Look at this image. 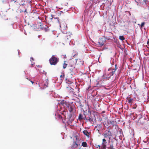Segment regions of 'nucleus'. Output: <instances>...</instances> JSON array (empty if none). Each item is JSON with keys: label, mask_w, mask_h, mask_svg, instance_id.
Wrapping results in <instances>:
<instances>
[{"label": "nucleus", "mask_w": 149, "mask_h": 149, "mask_svg": "<svg viewBox=\"0 0 149 149\" xmlns=\"http://www.w3.org/2000/svg\"><path fill=\"white\" fill-rule=\"evenodd\" d=\"M138 120V122L141 124H146V122H149L148 120L146 117L142 116L139 115L137 118Z\"/></svg>", "instance_id": "nucleus-1"}, {"label": "nucleus", "mask_w": 149, "mask_h": 149, "mask_svg": "<svg viewBox=\"0 0 149 149\" xmlns=\"http://www.w3.org/2000/svg\"><path fill=\"white\" fill-rule=\"evenodd\" d=\"M64 107L66 110H68L70 113H71L73 111L75 106L73 102H68Z\"/></svg>", "instance_id": "nucleus-2"}, {"label": "nucleus", "mask_w": 149, "mask_h": 149, "mask_svg": "<svg viewBox=\"0 0 149 149\" xmlns=\"http://www.w3.org/2000/svg\"><path fill=\"white\" fill-rule=\"evenodd\" d=\"M59 59L56 57L54 55H52L49 60V62L51 65H55L58 62Z\"/></svg>", "instance_id": "nucleus-3"}, {"label": "nucleus", "mask_w": 149, "mask_h": 149, "mask_svg": "<svg viewBox=\"0 0 149 149\" xmlns=\"http://www.w3.org/2000/svg\"><path fill=\"white\" fill-rule=\"evenodd\" d=\"M69 70L70 71V73L71 75L74 74L76 73V69H75V65L69 63L68 65Z\"/></svg>", "instance_id": "nucleus-4"}, {"label": "nucleus", "mask_w": 149, "mask_h": 149, "mask_svg": "<svg viewBox=\"0 0 149 149\" xmlns=\"http://www.w3.org/2000/svg\"><path fill=\"white\" fill-rule=\"evenodd\" d=\"M67 35L66 36L65 38L66 39V41L68 42H69L70 44V42L71 41V36L72 35V33L70 32H68L66 33Z\"/></svg>", "instance_id": "nucleus-5"}, {"label": "nucleus", "mask_w": 149, "mask_h": 149, "mask_svg": "<svg viewBox=\"0 0 149 149\" xmlns=\"http://www.w3.org/2000/svg\"><path fill=\"white\" fill-rule=\"evenodd\" d=\"M102 135L105 138H106L107 137L112 136V134L110 130H108V132H106L104 133H103L102 134Z\"/></svg>", "instance_id": "nucleus-6"}, {"label": "nucleus", "mask_w": 149, "mask_h": 149, "mask_svg": "<svg viewBox=\"0 0 149 149\" xmlns=\"http://www.w3.org/2000/svg\"><path fill=\"white\" fill-rule=\"evenodd\" d=\"M77 136H75L76 139L77 141L75 142H74L72 145L71 146V148H75L77 147L79 145H80V144L79 143V142L77 141Z\"/></svg>", "instance_id": "nucleus-7"}, {"label": "nucleus", "mask_w": 149, "mask_h": 149, "mask_svg": "<svg viewBox=\"0 0 149 149\" xmlns=\"http://www.w3.org/2000/svg\"><path fill=\"white\" fill-rule=\"evenodd\" d=\"M107 39L106 38H102L101 39V40L102 41V42H99L98 43L100 46H102L104 45V43L105 42Z\"/></svg>", "instance_id": "nucleus-8"}, {"label": "nucleus", "mask_w": 149, "mask_h": 149, "mask_svg": "<svg viewBox=\"0 0 149 149\" xmlns=\"http://www.w3.org/2000/svg\"><path fill=\"white\" fill-rule=\"evenodd\" d=\"M115 68L112 69V70L110 72V76L111 77L114 75L115 72V71L117 69V65L116 64L115 65Z\"/></svg>", "instance_id": "nucleus-9"}, {"label": "nucleus", "mask_w": 149, "mask_h": 149, "mask_svg": "<svg viewBox=\"0 0 149 149\" xmlns=\"http://www.w3.org/2000/svg\"><path fill=\"white\" fill-rule=\"evenodd\" d=\"M98 128L96 129V130L99 134L101 135L102 133L100 131V129L102 128V125L101 124H97Z\"/></svg>", "instance_id": "nucleus-10"}, {"label": "nucleus", "mask_w": 149, "mask_h": 149, "mask_svg": "<svg viewBox=\"0 0 149 149\" xmlns=\"http://www.w3.org/2000/svg\"><path fill=\"white\" fill-rule=\"evenodd\" d=\"M107 121L108 124L109 123L111 124V125H113V126H114V125H116L115 124V123H116V121H114L113 120L109 121V119L108 118H107Z\"/></svg>", "instance_id": "nucleus-11"}, {"label": "nucleus", "mask_w": 149, "mask_h": 149, "mask_svg": "<svg viewBox=\"0 0 149 149\" xmlns=\"http://www.w3.org/2000/svg\"><path fill=\"white\" fill-rule=\"evenodd\" d=\"M83 132L84 134L86 135L88 137H90V134L89 133L87 130H84L83 131Z\"/></svg>", "instance_id": "nucleus-12"}, {"label": "nucleus", "mask_w": 149, "mask_h": 149, "mask_svg": "<svg viewBox=\"0 0 149 149\" xmlns=\"http://www.w3.org/2000/svg\"><path fill=\"white\" fill-rule=\"evenodd\" d=\"M68 102H67L66 101H65L64 100H63L61 101L60 104H61L64 107Z\"/></svg>", "instance_id": "nucleus-13"}, {"label": "nucleus", "mask_w": 149, "mask_h": 149, "mask_svg": "<svg viewBox=\"0 0 149 149\" xmlns=\"http://www.w3.org/2000/svg\"><path fill=\"white\" fill-rule=\"evenodd\" d=\"M55 116H56V117H55V118H56V119L57 118H58L59 119H62V117L61 116L60 114H58L57 113H56L55 114Z\"/></svg>", "instance_id": "nucleus-14"}, {"label": "nucleus", "mask_w": 149, "mask_h": 149, "mask_svg": "<svg viewBox=\"0 0 149 149\" xmlns=\"http://www.w3.org/2000/svg\"><path fill=\"white\" fill-rule=\"evenodd\" d=\"M60 26L62 29H63V30L66 29L67 28V26H65V25H62V24H61L60 25Z\"/></svg>", "instance_id": "nucleus-15"}, {"label": "nucleus", "mask_w": 149, "mask_h": 149, "mask_svg": "<svg viewBox=\"0 0 149 149\" xmlns=\"http://www.w3.org/2000/svg\"><path fill=\"white\" fill-rule=\"evenodd\" d=\"M53 15H51V17H52L50 18V19H51V20H52L53 19H57V21L58 22L59 24H60V22H59V18L58 17H53Z\"/></svg>", "instance_id": "nucleus-16"}, {"label": "nucleus", "mask_w": 149, "mask_h": 149, "mask_svg": "<svg viewBox=\"0 0 149 149\" xmlns=\"http://www.w3.org/2000/svg\"><path fill=\"white\" fill-rule=\"evenodd\" d=\"M81 146L84 147H87L88 145L86 142L84 141L82 143Z\"/></svg>", "instance_id": "nucleus-17"}, {"label": "nucleus", "mask_w": 149, "mask_h": 149, "mask_svg": "<svg viewBox=\"0 0 149 149\" xmlns=\"http://www.w3.org/2000/svg\"><path fill=\"white\" fill-rule=\"evenodd\" d=\"M149 1L148 0H143L142 4L146 5V6H147V3Z\"/></svg>", "instance_id": "nucleus-18"}, {"label": "nucleus", "mask_w": 149, "mask_h": 149, "mask_svg": "<svg viewBox=\"0 0 149 149\" xmlns=\"http://www.w3.org/2000/svg\"><path fill=\"white\" fill-rule=\"evenodd\" d=\"M84 119V118L83 117V116L81 114H79L78 119L79 120H81Z\"/></svg>", "instance_id": "nucleus-19"}, {"label": "nucleus", "mask_w": 149, "mask_h": 149, "mask_svg": "<svg viewBox=\"0 0 149 149\" xmlns=\"http://www.w3.org/2000/svg\"><path fill=\"white\" fill-rule=\"evenodd\" d=\"M2 2L3 4H6V3H8L9 5H10L9 4V2L8 0H3L2 1Z\"/></svg>", "instance_id": "nucleus-20"}, {"label": "nucleus", "mask_w": 149, "mask_h": 149, "mask_svg": "<svg viewBox=\"0 0 149 149\" xmlns=\"http://www.w3.org/2000/svg\"><path fill=\"white\" fill-rule=\"evenodd\" d=\"M104 74L103 75V76L104 77V75H107L108 76H109L110 75V72H108L107 71L106 72V71L105 72L104 71Z\"/></svg>", "instance_id": "nucleus-21"}, {"label": "nucleus", "mask_w": 149, "mask_h": 149, "mask_svg": "<svg viewBox=\"0 0 149 149\" xmlns=\"http://www.w3.org/2000/svg\"><path fill=\"white\" fill-rule=\"evenodd\" d=\"M107 143H102L101 148H106Z\"/></svg>", "instance_id": "nucleus-22"}, {"label": "nucleus", "mask_w": 149, "mask_h": 149, "mask_svg": "<svg viewBox=\"0 0 149 149\" xmlns=\"http://www.w3.org/2000/svg\"><path fill=\"white\" fill-rule=\"evenodd\" d=\"M119 39L122 41H123L125 39V38L123 36H119Z\"/></svg>", "instance_id": "nucleus-23"}, {"label": "nucleus", "mask_w": 149, "mask_h": 149, "mask_svg": "<svg viewBox=\"0 0 149 149\" xmlns=\"http://www.w3.org/2000/svg\"><path fill=\"white\" fill-rule=\"evenodd\" d=\"M145 24V22H143L141 23L140 26V28L141 29L143 28V26Z\"/></svg>", "instance_id": "nucleus-24"}, {"label": "nucleus", "mask_w": 149, "mask_h": 149, "mask_svg": "<svg viewBox=\"0 0 149 149\" xmlns=\"http://www.w3.org/2000/svg\"><path fill=\"white\" fill-rule=\"evenodd\" d=\"M133 99L132 98H130V99L128 100V103L130 104V105H132V104L133 102Z\"/></svg>", "instance_id": "nucleus-25"}, {"label": "nucleus", "mask_w": 149, "mask_h": 149, "mask_svg": "<svg viewBox=\"0 0 149 149\" xmlns=\"http://www.w3.org/2000/svg\"><path fill=\"white\" fill-rule=\"evenodd\" d=\"M72 116V115L71 113H70V114H69V115L68 116V119H69V120L71 121L72 120H72V119H71Z\"/></svg>", "instance_id": "nucleus-26"}, {"label": "nucleus", "mask_w": 149, "mask_h": 149, "mask_svg": "<svg viewBox=\"0 0 149 149\" xmlns=\"http://www.w3.org/2000/svg\"><path fill=\"white\" fill-rule=\"evenodd\" d=\"M111 77L110 75L109 76L104 77V78H103L104 79H107L108 80Z\"/></svg>", "instance_id": "nucleus-27"}, {"label": "nucleus", "mask_w": 149, "mask_h": 149, "mask_svg": "<svg viewBox=\"0 0 149 149\" xmlns=\"http://www.w3.org/2000/svg\"><path fill=\"white\" fill-rule=\"evenodd\" d=\"M40 25H39L38 29H40V30H43V27H42L41 25V24L40 23Z\"/></svg>", "instance_id": "nucleus-28"}, {"label": "nucleus", "mask_w": 149, "mask_h": 149, "mask_svg": "<svg viewBox=\"0 0 149 149\" xmlns=\"http://www.w3.org/2000/svg\"><path fill=\"white\" fill-rule=\"evenodd\" d=\"M65 63L63 64V69H65L67 66V64L65 63V61H64Z\"/></svg>", "instance_id": "nucleus-29"}, {"label": "nucleus", "mask_w": 149, "mask_h": 149, "mask_svg": "<svg viewBox=\"0 0 149 149\" xmlns=\"http://www.w3.org/2000/svg\"><path fill=\"white\" fill-rule=\"evenodd\" d=\"M109 148L110 149H114V148H113V143H112L111 145L109 147Z\"/></svg>", "instance_id": "nucleus-30"}, {"label": "nucleus", "mask_w": 149, "mask_h": 149, "mask_svg": "<svg viewBox=\"0 0 149 149\" xmlns=\"http://www.w3.org/2000/svg\"><path fill=\"white\" fill-rule=\"evenodd\" d=\"M81 111H83V114L85 116H86V112L83 109V108H81Z\"/></svg>", "instance_id": "nucleus-31"}, {"label": "nucleus", "mask_w": 149, "mask_h": 149, "mask_svg": "<svg viewBox=\"0 0 149 149\" xmlns=\"http://www.w3.org/2000/svg\"><path fill=\"white\" fill-rule=\"evenodd\" d=\"M107 143V142H106V139L104 138L103 139H102V143Z\"/></svg>", "instance_id": "nucleus-32"}, {"label": "nucleus", "mask_w": 149, "mask_h": 149, "mask_svg": "<svg viewBox=\"0 0 149 149\" xmlns=\"http://www.w3.org/2000/svg\"><path fill=\"white\" fill-rule=\"evenodd\" d=\"M48 27H43V30H44L46 32L48 30Z\"/></svg>", "instance_id": "nucleus-33"}, {"label": "nucleus", "mask_w": 149, "mask_h": 149, "mask_svg": "<svg viewBox=\"0 0 149 149\" xmlns=\"http://www.w3.org/2000/svg\"><path fill=\"white\" fill-rule=\"evenodd\" d=\"M66 82L67 83H68V84H70L71 83V82L68 79L67 80L66 79Z\"/></svg>", "instance_id": "nucleus-34"}, {"label": "nucleus", "mask_w": 149, "mask_h": 149, "mask_svg": "<svg viewBox=\"0 0 149 149\" xmlns=\"http://www.w3.org/2000/svg\"><path fill=\"white\" fill-rule=\"evenodd\" d=\"M114 139L115 140H116V139L115 138H113L112 139H111V142L112 143L113 142V139Z\"/></svg>", "instance_id": "nucleus-35"}, {"label": "nucleus", "mask_w": 149, "mask_h": 149, "mask_svg": "<svg viewBox=\"0 0 149 149\" xmlns=\"http://www.w3.org/2000/svg\"><path fill=\"white\" fill-rule=\"evenodd\" d=\"M10 2H14V3H15L16 2L17 0H9Z\"/></svg>", "instance_id": "nucleus-36"}, {"label": "nucleus", "mask_w": 149, "mask_h": 149, "mask_svg": "<svg viewBox=\"0 0 149 149\" xmlns=\"http://www.w3.org/2000/svg\"><path fill=\"white\" fill-rule=\"evenodd\" d=\"M88 112L90 114H91V111L90 110V109H89V108H88Z\"/></svg>", "instance_id": "nucleus-37"}, {"label": "nucleus", "mask_w": 149, "mask_h": 149, "mask_svg": "<svg viewBox=\"0 0 149 149\" xmlns=\"http://www.w3.org/2000/svg\"><path fill=\"white\" fill-rule=\"evenodd\" d=\"M137 105H135V106H134L133 107H132V109H135L136 107H137Z\"/></svg>", "instance_id": "nucleus-38"}, {"label": "nucleus", "mask_w": 149, "mask_h": 149, "mask_svg": "<svg viewBox=\"0 0 149 149\" xmlns=\"http://www.w3.org/2000/svg\"><path fill=\"white\" fill-rule=\"evenodd\" d=\"M112 68H109L108 70V71H111V70H112Z\"/></svg>", "instance_id": "nucleus-39"}, {"label": "nucleus", "mask_w": 149, "mask_h": 149, "mask_svg": "<svg viewBox=\"0 0 149 149\" xmlns=\"http://www.w3.org/2000/svg\"><path fill=\"white\" fill-rule=\"evenodd\" d=\"M33 60H34V59H33V58L32 57H31L30 61L32 62V61H33Z\"/></svg>", "instance_id": "nucleus-40"}, {"label": "nucleus", "mask_w": 149, "mask_h": 149, "mask_svg": "<svg viewBox=\"0 0 149 149\" xmlns=\"http://www.w3.org/2000/svg\"><path fill=\"white\" fill-rule=\"evenodd\" d=\"M90 121H92V119L90 117H89V119H88Z\"/></svg>", "instance_id": "nucleus-41"}, {"label": "nucleus", "mask_w": 149, "mask_h": 149, "mask_svg": "<svg viewBox=\"0 0 149 149\" xmlns=\"http://www.w3.org/2000/svg\"><path fill=\"white\" fill-rule=\"evenodd\" d=\"M111 136H108V137H109V142H110V140L111 139Z\"/></svg>", "instance_id": "nucleus-42"}, {"label": "nucleus", "mask_w": 149, "mask_h": 149, "mask_svg": "<svg viewBox=\"0 0 149 149\" xmlns=\"http://www.w3.org/2000/svg\"><path fill=\"white\" fill-rule=\"evenodd\" d=\"M29 80L32 83V84H33L34 83V82L33 81L30 80V79H29Z\"/></svg>", "instance_id": "nucleus-43"}, {"label": "nucleus", "mask_w": 149, "mask_h": 149, "mask_svg": "<svg viewBox=\"0 0 149 149\" xmlns=\"http://www.w3.org/2000/svg\"><path fill=\"white\" fill-rule=\"evenodd\" d=\"M64 77V75H63V76L62 75H61L60 76V77L61 78L63 77Z\"/></svg>", "instance_id": "nucleus-44"}, {"label": "nucleus", "mask_w": 149, "mask_h": 149, "mask_svg": "<svg viewBox=\"0 0 149 149\" xmlns=\"http://www.w3.org/2000/svg\"><path fill=\"white\" fill-rule=\"evenodd\" d=\"M24 12L25 13H27V9L25 10H24Z\"/></svg>", "instance_id": "nucleus-45"}, {"label": "nucleus", "mask_w": 149, "mask_h": 149, "mask_svg": "<svg viewBox=\"0 0 149 149\" xmlns=\"http://www.w3.org/2000/svg\"><path fill=\"white\" fill-rule=\"evenodd\" d=\"M98 128L97 124V125L95 126V129L96 128Z\"/></svg>", "instance_id": "nucleus-46"}, {"label": "nucleus", "mask_w": 149, "mask_h": 149, "mask_svg": "<svg viewBox=\"0 0 149 149\" xmlns=\"http://www.w3.org/2000/svg\"><path fill=\"white\" fill-rule=\"evenodd\" d=\"M95 2H94L93 1H92V5H93L94 3Z\"/></svg>", "instance_id": "nucleus-47"}, {"label": "nucleus", "mask_w": 149, "mask_h": 149, "mask_svg": "<svg viewBox=\"0 0 149 149\" xmlns=\"http://www.w3.org/2000/svg\"><path fill=\"white\" fill-rule=\"evenodd\" d=\"M17 51H18V54L19 55V53H20L19 51V49H18Z\"/></svg>", "instance_id": "nucleus-48"}, {"label": "nucleus", "mask_w": 149, "mask_h": 149, "mask_svg": "<svg viewBox=\"0 0 149 149\" xmlns=\"http://www.w3.org/2000/svg\"><path fill=\"white\" fill-rule=\"evenodd\" d=\"M43 72H44V74L45 75H46L47 74V72H45L44 71H43Z\"/></svg>", "instance_id": "nucleus-49"}, {"label": "nucleus", "mask_w": 149, "mask_h": 149, "mask_svg": "<svg viewBox=\"0 0 149 149\" xmlns=\"http://www.w3.org/2000/svg\"><path fill=\"white\" fill-rule=\"evenodd\" d=\"M70 90H71V91H72L74 90V89L71 88Z\"/></svg>", "instance_id": "nucleus-50"}, {"label": "nucleus", "mask_w": 149, "mask_h": 149, "mask_svg": "<svg viewBox=\"0 0 149 149\" xmlns=\"http://www.w3.org/2000/svg\"><path fill=\"white\" fill-rule=\"evenodd\" d=\"M98 147H99V148H101V146L100 145H98Z\"/></svg>", "instance_id": "nucleus-51"}, {"label": "nucleus", "mask_w": 149, "mask_h": 149, "mask_svg": "<svg viewBox=\"0 0 149 149\" xmlns=\"http://www.w3.org/2000/svg\"><path fill=\"white\" fill-rule=\"evenodd\" d=\"M147 6H149V2L148 3H147Z\"/></svg>", "instance_id": "nucleus-52"}, {"label": "nucleus", "mask_w": 149, "mask_h": 149, "mask_svg": "<svg viewBox=\"0 0 149 149\" xmlns=\"http://www.w3.org/2000/svg\"><path fill=\"white\" fill-rule=\"evenodd\" d=\"M146 6L148 8V10H149V6Z\"/></svg>", "instance_id": "nucleus-53"}, {"label": "nucleus", "mask_w": 149, "mask_h": 149, "mask_svg": "<svg viewBox=\"0 0 149 149\" xmlns=\"http://www.w3.org/2000/svg\"><path fill=\"white\" fill-rule=\"evenodd\" d=\"M84 120H85V119H87L86 118V116H85L84 118Z\"/></svg>", "instance_id": "nucleus-54"}, {"label": "nucleus", "mask_w": 149, "mask_h": 149, "mask_svg": "<svg viewBox=\"0 0 149 149\" xmlns=\"http://www.w3.org/2000/svg\"><path fill=\"white\" fill-rule=\"evenodd\" d=\"M62 33H66L65 32H62Z\"/></svg>", "instance_id": "nucleus-55"}, {"label": "nucleus", "mask_w": 149, "mask_h": 149, "mask_svg": "<svg viewBox=\"0 0 149 149\" xmlns=\"http://www.w3.org/2000/svg\"><path fill=\"white\" fill-rule=\"evenodd\" d=\"M34 64V63H31V65H33Z\"/></svg>", "instance_id": "nucleus-56"}, {"label": "nucleus", "mask_w": 149, "mask_h": 149, "mask_svg": "<svg viewBox=\"0 0 149 149\" xmlns=\"http://www.w3.org/2000/svg\"><path fill=\"white\" fill-rule=\"evenodd\" d=\"M80 106L81 107H83V106H82V104H80Z\"/></svg>", "instance_id": "nucleus-57"}, {"label": "nucleus", "mask_w": 149, "mask_h": 149, "mask_svg": "<svg viewBox=\"0 0 149 149\" xmlns=\"http://www.w3.org/2000/svg\"><path fill=\"white\" fill-rule=\"evenodd\" d=\"M110 63L112 65H113V63Z\"/></svg>", "instance_id": "nucleus-58"}, {"label": "nucleus", "mask_w": 149, "mask_h": 149, "mask_svg": "<svg viewBox=\"0 0 149 149\" xmlns=\"http://www.w3.org/2000/svg\"><path fill=\"white\" fill-rule=\"evenodd\" d=\"M135 1L137 3H138V2L137 1H136V0H135Z\"/></svg>", "instance_id": "nucleus-59"}, {"label": "nucleus", "mask_w": 149, "mask_h": 149, "mask_svg": "<svg viewBox=\"0 0 149 149\" xmlns=\"http://www.w3.org/2000/svg\"><path fill=\"white\" fill-rule=\"evenodd\" d=\"M128 13H129V15H130V12H128Z\"/></svg>", "instance_id": "nucleus-60"}, {"label": "nucleus", "mask_w": 149, "mask_h": 149, "mask_svg": "<svg viewBox=\"0 0 149 149\" xmlns=\"http://www.w3.org/2000/svg\"><path fill=\"white\" fill-rule=\"evenodd\" d=\"M125 54L126 55V54H127V53H126V52H125Z\"/></svg>", "instance_id": "nucleus-61"}, {"label": "nucleus", "mask_w": 149, "mask_h": 149, "mask_svg": "<svg viewBox=\"0 0 149 149\" xmlns=\"http://www.w3.org/2000/svg\"><path fill=\"white\" fill-rule=\"evenodd\" d=\"M78 88V91H79V88Z\"/></svg>", "instance_id": "nucleus-62"}, {"label": "nucleus", "mask_w": 149, "mask_h": 149, "mask_svg": "<svg viewBox=\"0 0 149 149\" xmlns=\"http://www.w3.org/2000/svg\"><path fill=\"white\" fill-rule=\"evenodd\" d=\"M37 66L38 67H40V65H38V66Z\"/></svg>", "instance_id": "nucleus-63"}, {"label": "nucleus", "mask_w": 149, "mask_h": 149, "mask_svg": "<svg viewBox=\"0 0 149 149\" xmlns=\"http://www.w3.org/2000/svg\"><path fill=\"white\" fill-rule=\"evenodd\" d=\"M104 112H105V111H102V113H104Z\"/></svg>", "instance_id": "nucleus-64"}]
</instances>
